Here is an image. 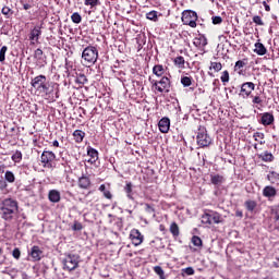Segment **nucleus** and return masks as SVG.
<instances>
[{
    "label": "nucleus",
    "mask_w": 279,
    "mask_h": 279,
    "mask_svg": "<svg viewBox=\"0 0 279 279\" xmlns=\"http://www.w3.org/2000/svg\"><path fill=\"white\" fill-rule=\"evenodd\" d=\"M170 232L174 236H180V227H178V223L172 222L170 225Z\"/></svg>",
    "instance_id": "33"
},
{
    "label": "nucleus",
    "mask_w": 279,
    "mask_h": 279,
    "mask_svg": "<svg viewBox=\"0 0 279 279\" xmlns=\"http://www.w3.org/2000/svg\"><path fill=\"white\" fill-rule=\"evenodd\" d=\"M130 239H131L133 245H135V247H138V245H141L143 243V241L145 240V236L142 235V233H141V231H138V229H133V230H131Z\"/></svg>",
    "instance_id": "10"
},
{
    "label": "nucleus",
    "mask_w": 279,
    "mask_h": 279,
    "mask_svg": "<svg viewBox=\"0 0 279 279\" xmlns=\"http://www.w3.org/2000/svg\"><path fill=\"white\" fill-rule=\"evenodd\" d=\"M259 158L264 161V162H274V154L266 151L262 155H259Z\"/></svg>",
    "instance_id": "27"
},
{
    "label": "nucleus",
    "mask_w": 279,
    "mask_h": 279,
    "mask_svg": "<svg viewBox=\"0 0 279 279\" xmlns=\"http://www.w3.org/2000/svg\"><path fill=\"white\" fill-rule=\"evenodd\" d=\"M274 121H276V119L274 118V114L271 112H264L262 113V118H260V123L262 125H272Z\"/></svg>",
    "instance_id": "13"
},
{
    "label": "nucleus",
    "mask_w": 279,
    "mask_h": 279,
    "mask_svg": "<svg viewBox=\"0 0 279 279\" xmlns=\"http://www.w3.org/2000/svg\"><path fill=\"white\" fill-rule=\"evenodd\" d=\"M52 145H53V147H60V142H58V140H54L52 142Z\"/></svg>",
    "instance_id": "61"
},
{
    "label": "nucleus",
    "mask_w": 279,
    "mask_h": 279,
    "mask_svg": "<svg viewBox=\"0 0 279 279\" xmlns=\"http://www.w3.org/2000/svg\"><path fill=\"white\" fill-rule=\"evenodd\" d=\"M182 274H185V276H193L195 274V269H193V267L183 268Z\"/></svg>",
    "instance_id": "46"
},
{
    "label": "nucleus",
    "mask_w": 279,
    "mask_h": 279,
    "mask_svg": "<svg viewBox=\"0 0 279 279\" xmlns=\"http://www.w3.org/2000/svg\"><path fill=\"white\" fill-rule=\"evenodd\" d=\"M181 21L183 25H189L190 27H197V13L192 10H185L182 13Z\"/></svg>",
    "instance_id": "7"
},
{
    "label": "nucleus",
    "mask_w": 279,
    "mask_h": 279,
    "mask_svg": "<svg viewBox=\"0 0 279 279\" xmlns=\"http://www.w3.org/2000/svg\"><path fill=\"white\" fill-rule=\"evenodd\" d=\"M153 73L154 75H156L157 77H162V75H165V66L157 64L153 68Z\"/></svg>",
    "instance_id": "26"
},
{
    "label": "nucleus",
    "mask_w": 279,
    "mask_h": 279,
    "mask_svg": "<svg viewBox=\"0 0 279 279\" xmlns=\"http://www.w3.org/2000/svg\"><path fill=\"white\" fill-rule=\"evenodd\" d=\"M14 271H16V269H11L9 270V272L7 270H3L2 274H14Z\"/></svg>",
    "instance_id": "64"
},
{
    "label": "nucleus",
    "mask_w": 279,
    "mask_h": 279,
    "mask_svg": "<svg viewBox=\"0 0 279 279\" xmlns=\"http://www.w3.org/2000/svg\"><path fill=\"white\" fill-rule=\"evenodd\" d=\"M5 53H8V46L0 49V62H5Z\"/></svg>",
    "instance_id": "42"
},
{
    "label": "nucleus",
    "mask_w": 279,
    "mask_h": 279,
    "mask_svg": "<svg viewBox=\"0 0 279 279\" xmlns=\"http://www.w3.org/2000/svg\"><path fill=\"white\" fill-rule=\"evenodd\" d=\"M99 58V50L95 46H87L82 52V59L87 66H93L96 64Z\"/></svg>",
    "instance_id": "3"
},
{
    "label": "nucleus",
    "mask_w": 279,
    "mask_h": 279,
    "mask_svg": "<svg viewBox=\"0 0 279 279\" xmlns=\"http://www.w3.org/2000/svg\"><path fill=\"white\" fill-rule=\"evenodd\" d=\"M86 82H88V78H86L85 74H78L75 78V83L80 84L81 86H84V84H86Z\"/></svg>",
    "instance_id": "34"
},
{
    "label": "nucleus",
    "mask_w": 279,
    "mask_h": 279,
    "mask_svg": "<svg viewBox=\"0 0 279 279\" xmlns=\"http://www.w3.org/2000/svg\"><path fill=\"white\" fill-rule=\"evenodd\" d=\"M211 21L214 25H221V23H223V19H221V16H213Z\"/></svg>",
    "instance_id": "50"
},
{
    "label": "nucleus",
    "mask_w": 279,
    "mask_h": 279,
    "mask_svg": "<svg viewBox=\"0 0 279 279\" xmlns=\"http://www.w3.org/2000/svg\"><path fill=\"white\" fill-rule=\"evenodd\" d=\"M23 8H24V10H31L32 9V4H23Z\"/></svg>",
    "instance_id": "62"
},
{
    "label": "nucleus",
    "mask_w": 279,
    "mask_h": 279,
    "mask_svg": "<svg viewBox=\"0 0 279 279\" xmlns=\"http://www.w3.org/2000/svg\"><path fill=\"white\" fill-rule=\"evenodd\" d=\"M245 61L239 60L235 62L234 71H241L245 66Z\"/></svg>",
    "instance_id": "45"
},
{
    "label": "nucleus",
    "mask_w": 279,
    "mask_h": 279,
    "mask_svg": "<svg viewBox=\"0 0 279 279\" xmlns=\"http://www.w3.org/2000/svg\"><path fill=\"white\" fill-rule=\"evenodd\" d=\"M31 86L37 90V93H44V95H52L53 88H56V83L49 82L47 76L40 74L35 76L31 81Z\"/></svg>",
    "instance_id": "2"
},
{
    "label": "nucleus",
    "mask_w": 279,
    "mask_h": 279,
    "mask_svg": "<svg viewBox=\"0 0 279 279\" xmlns=\"http://www.w3.org/2000/svg\"><path fill=\"white\" fill-rule=\"evenodd\" d=\"M80 189L88 190L90 189V179L88 177H81L78 179Z\"/></svg>",
    "instance_id": "19"
},
{
    "label": "nucleus",
    "mask_w": 279,
    "mask_h": 279,
    "mask_svg": "<svg viewBox=\"0 0 279 279\" xmlns=\"http://www.w3.org/2000/svg\"><path fill=\"white\" fill-rule=\"evenodd\" d=\"M149 82L158 93H169V88H171V81L167 76H162L160 81L149 78Z\"/></svg>",
    "instance_id": "5"
},
{
    "label": "nucleus",
    "mask_w": 279,
    "mask_h": 279,
    "mask_svg": "<svg viewBox=\"0 0 279 279\" xmlns=\"http://www.w3.org/2000/svg\"><path fill=\"white\" fill-rule=\"evenodd\" d=\"M272 215H275V221H279V205L272 208Z\"/></svg>",
    "instance_id": "53"
},
{
    "label": "nucleus",
    "mask_w": 279,
    "mask_h": 279,
    "mask_svg": "<svg viewBox=\"0 0 279 279\" xmlns=\"http://www.w3.org/2000/svg\"><path fill=\"white\" fill-rule=\"evenodd\" d=\"M277 194H278V191L276 190V187L271 185H268L263 190L264 197H276Z\"/></svg>",
    "instance_id": "18"
},
{
    "label": "nucleus",
    "mask_w": 279,
    "mask_h": 279,
    "mask_svg": "<svg viewBox=\"0 0 279 279\" xmlns=\"http://www.w3.org/2000/svg\"><path fill=\"white\" fill-rule=\"evenodd\" d=\"M158 128L162 134H167L171 128V120L169 118H162L158 123Z\"/></svg>",
    "instance_id": "12"
},
{
    "label": "nucleus",
    "mask_w": 279,
    "mask_h": 279,
    "mask_svg": "<svg viewBox=\"0 0 279 279\" xmlns=\"http://www.w3.org/2000/svg\"><path fill=\"white\" fill-rule=\"evenodd\" d=\"M7 187H8V183H5V181L3 180H0V190L3 191Z\"/></svg>",
    "instance_id": "56"
},
{
    "label": "nucleus",
    "mask_w": 279,
    "mask_h": 279,
    "mask_svg": "<svg viewBox=\"0 0 279 279\" xmlns=\"http://www.w3.org/2000/svg\"><path fill=\"white\" fill-rule=\"evenodd\" d=\"M268 180L271 184H276L279 181V173L276 171H270L268 173Z\"/></svg>",
    "instance_id": "30"
},
{
    "label": "nucleus",
    "mask_w": 279,
    "mask_h": 279,
    "mask_svg": "<svg viewBox=\"0 0 279 279\" xmlns=\"http://www.w3.org/2000/svg\"><path fill=\"white\" fill-rule=\"evenodd\" d=\"M263 5H264L266 12H270L271 11V8L269 7V4H267V1H264Z\"/></svg>",
    "instance_id": "58"
},
{
    "label": "nucleus",
    "mask_w": 279,
    "mask_h": 279,
    "mask_svg": "<svg viewBox=\"0 0 279 279\" xmlns=\"http://www.w3.org/2000/svg\"><path fill=\"white\" fill-rule=\"evenodd\" d=\"M87 156H89L88 162H90L93 165V163L97 162V159L99 158V153L97 151V149L88 147Z\"/></svg>",
    "instance_id": "16"
},
{
    "label": "nucleus",
    "mask_w": 279,
    "mask_h": 279,
    "mask_svg": "<svg viewBox=\"0 0 279 279\" xmlns=\"http://www.w3.org/2000/svg\"><path fill=\"white\" fill-rule=\"evenodd\" d=\"M81 257L77 254H69L63 259V269L65 271H75L80 267Z\"/></svg>",
    "instance_id": "4"
},
{
    "label": "nucleus",
    "mask_w": 279,
    "mask_h": 279,
    "mask_svg": "<svg viewBox=\"0 0 279 279\" xmlns=\"http://www.w3.org/2000/svg\"><path fill=\"white\" fill-rule=\"evenodd\" d=\"M146 19H148V21H157L158 19V12L156 11H150L146 14Z\"/></svg>",
    "instance_id": "41"
},
{
    "label": "nucleus",
    "mask_w": 279,
    "mask_h": 279,
    "mask_svg": "<svg viewBox=\"0 0 279 279\" xmlns=\"http://www.w3.org/2000/svg\"><path fill=\"white\" fill-rule=\"evenodd\" d=\"M4 180L5 182H9V184H14V182H16V177L14 175V172L7 170L4 173Z\"/></svg>",
    "instance_id": "24"
},
{
    "label": "nucleus",
    "mask_w": 279,
    "mask_h": 279,
    "mask_svg": "<svg viewBox=\"0 0 279 279\" xmlns=\"http://www.w3.org/2000/svg\"><path fill=\"white\" fill-rule=\"evenodd\" d=\"M252 97V104L255 106V108H257L258 110H260V108L258 106H263V98L260 96H251Z\"/></svg>",
    "instance_id": "32"
},
{
    "label": "nucleus",
    "mask_w": 279,
    "mask_h": 279,
    "mask_svg": "<svg viewBox=\"0 0 279 279\" xmlns=\"http://www.w3.org/2000/svg\"><path fill=\"white\" fill-rule=\"evenodd\" d=\"M41 34H43V31H41L40 26H35L31 31L29 40H32V45H36V43H38Z\"/></svg>",
    "instance_id": "11"
},
{
    "label": "nucleus",
    "mask_w": 279,
    "mask_h": 279,
    "mask_svg": "<svg viewBox=\"0 0 279 279\" xmlns=\"http://www.w3.org/2000/svg\"><path fill=\"white\" fill-rule=\"evenodd\" d=\"M244 206H245L246 210H248L250 213H253V210L256 209L257 204L255 201L248 199L244 203Z\"/></svg>",
    "instance_id": "31"
},
{
    "label": "nucleus",
    "mask_w": 279,
    "mask_h": 279,
    "mask_svg": "<svg viewBox=\"0 0 279 279\" xmlns=\"http://www.w3.org/2000/svg\"><path fill=\"white\" fill-rule=\"evenodd\" d=\"M53 160H56V154L51 150H44L41 154V163L46 169L53 167Z\"/></svg>",
    "instance_id": "8"
},
{
    "label": "nucleus",
    "mask_w": 279,
    "mask_h": 279,
    "mask_svg": "<svg viewBox=\"0 0 279 279\" xmlns=\"http://www.w3.org/2000/svg\"><path fill=\"white\" fill-rule=\"evenodd\" d=\"M255 88H256V85H254V83L252 82L243 83L239 95L242 97V99H247V97L252 95V92Z\"/></svg>",
    "instance_id": "9"
},
{
    "label": "nucleus",
    "mask_w": 279,
    "mask_h": 279,
    "mask_svg": "<svg viewBox=\"0 0 279 279\" xmlns=\"http://www.w3.org/2000/svg\"><path fill=\"white\" fill-rule=\"evenodd\" d=\"M48 198L52 204H58V202L61 199L60 192L58 190H50L48 193Z\"/></svg>",
    "instance_id": "17"
},
{
    "label": "nucleus",
    "mask_w": 279,
    "mask_h": 279,
    "mask_svg": "<svg viewBox=\"0 0 279 279\" xmlns=\"http://www.w3.org/2000/svg\"><path fill=\"white\" fill-rule=\"evenodd\" d=\"M202 223H205L206 226H213V220H210V210H207L202 216Z\"/></svg>",
    "instance_id": "28"
},
{
    "label": "nucleus",
    "mask_w": 279,
    "mask_h": 279,
    "mask_svg": "<svg viewBox=\"0 0 279 279\" xmlns=\"http://www.w3.org/2000/svg\"><path fill=\"white\" fill-rule=\"evenodd\" d=\"M253 23H255V25H265V23L263 22V19L259 15H255L253 16Z\"/></svg>",
    "instance_id": "48"
},
{
    "label": "nucleus",
    "mask_w": 279,
    "mask_h": 279,
    "mask_svg": "<svg viewBox=\"0 0 279 279\" xmlns=\"http://www.w3.org/2000/svg\"><path fill=\"white\" fill-rule=\"evenodd\" d=\"M31 257L33 260L38 262L43 258V251L40 250L39 246H33L31 250Z\"/></svg>",
    "instance_id": "15"
},
{
    "label": "nucleus",
    "mask_w": 279,
    "mask_h": 279,
    "mask_svg": "<svg viewBox=\"0 0 279 279\" xmlns=\"http://www.w3.org/2000/svg\"><path fill=\"white\" fill-rule=\"evenodd\" d=\"M133 189H134V185L132 184V182L126 183L125 186H124V193H126V197L129 199H132V201H134V191H133Z\"/></svg>",
    "instance_id": "21"
},
{
    "label": "nucleus",
    "mask_w": 279,
    "mask_h": 279,
    "mask_svg": "<svg viewBox=\"0 0 279 279\" xmlns=\"http://www.w3.org/2000/svg\"><path fill=\"white\" fill-rule=\"evenodd\" d=\"M226 179H223V175L220 174H210V182L215 186H218L219 184H223Z\"/></svg>",
    "instance_id": "20"
},
{
    "label": "nucleus",
    "mask_w": 279,
    "mask_h": 279,
    "mask_svg": "<svg viewBox=\"0 0 279 279\" xmlns=\"http://www.w3.org/2000/svg\"><path fill=\"white\" fill-rule=\"evenodd\" d=\"M253 138H255V141H263V138H265V134L262 132H256L254 133Z\"/></svg>",
    "instance_id": "52"
},
{
    "label": "nucleus",
    "mask_w": 279,
    "mask_h": 279,
    "mask_svg": "<svg viewBox=\"0 0 279 279\" xmlns=\"http://www.w3.org/2000/svg\"><path fill=\"white\" fill-rule=\"evenodd\" d=\"M11 158L13 162H21V160H23V153H21V150H16Z\"/></svg>",
    "instance_id": "36"
},
{
    "label": "nucleus",
    "mask_w": 279,
    "mask_h": 279,
    "mask_svg": "<svg viewBox=\"0 0 279 279\" xmlns=\"http://www.w3.org/2000/svg\"><path fill=\"white\" fill-rule=\"evenodd\" d=\"M99 191L101 192V193H106V185L105 184H101L100 186H99Z\"/></svg>",
    "instance_id": "59"
},
{
    "label": "nucleus",
    "mask_w": 279,
    "mask_h": 279,
    "mask_svg": "<svg viewBox=\"0 0 279 279\" xmlns=\"http://www.w3.org/2000/svg\"><path fill=\"white\" fill-rule=\"evenodd\" d=\"M71 21L76 24H80V23H82V15H80V13L75 12L71 15Z\"/></svg>",
    "instance_id": "40"
},
{
    "label": "nucleus",
    "mask_w": 279,
    "mask_h": 279,
    "mask_svg": "<svg viewBox=\"0 0 279 279\" xmlns=\"http://www.w3.org/2000/svg\"><path fill=\"white\" fill-rule=\"evenodd\" d=\"M196 143L198 147H208L213 143V138L208 135L206 128L199 126Z\"/></svg>",
    "instance_id": "6"
},
{
    "label": "nucleus",
    "mask_w": 279,
    "mask_h": 279,
    "mask_svg": "<svg viewBox=\"0 0 279 279\" xmlns=\"http://www.w3.org/2000/svg\"><path fill=\"white\" fill-rule=\"evenodd\" d=\"M275 230L279 231V220H275Z\"/></svg>",
    "instance_id": "63"
},
{
    "label": "nucleus",
    "mask_w": 279,
    "mask_h": 279,
    "mask_svg": "<svg viewBox=\"0 0 279 279\" xmlns=\"http://www.w3.org/2000/svg\"><path fill=\"white\" fill-rule=\"evenodd\" d=\"M12 256L13 258H15V260H19L21 258V250L19 247H15L12 251Z\"/></svg>",
    "instance_id": "47"
},
{
    "label": "nucleus",
    "mask_w": 279,
    "mask_h": 279,
    "mask_svg": "<svg viewBox=\"0 0 279 279\" xmlns=\"http://www.w3.org/2000/svg\"><path fill=\"white\" fill-rule=\"evenodd\" d=\"M4 172H5V165L0 163V173H4Z\"/></svg>",
    "instance_id": "60"
},
{
    "label": "nucleus",
    "mask_w": 279,
    "mask_h": 279,
    "mask_svg": "<svg viewBox=\"0 0 279 279\" xmlns=\"http://www.w3.org/2000/svg\"><path fill=\"white\" fill-rule=\"evenodd\" d=\"M35 58L37 60H43V49L38 48L35 50Z\"/></svg>",
    "instance_id": "54"
},
{
    "label": "nucleus",
    "mask_w": 279,
    "mask_h": 279,
    "mask_svg": "<svg viewBox=\"0 0 279 279\" xmlns=\"http://www.w3.org/2000/svg\"><path fill=\"white\" fill-rule=\"evenodd\" d=\"M210 69L216 71V73H219V71H221V69H223V65L221 64V62H211Z\"/></svg>",
    "instance_id": "38"
},
{
    "label": "nucleus",
    "mask_w": 279,
    "mask_h": 279,
    "mask_svg": "<svg viewBox=\"0 0 279 279\" xmlns=\"http://www.w3.org/2000/svg\"><path fill=\"white\" fill-rule=\"evenodd\" d=\"M145 210L149 214V215H154L155 209L154 207H151L149 204H145Z\"/></svg>",
    "instance_id": "55"
},
{
    "label": "nucleus",
    "mask_w": 279,
    "mask_h": 279,
    "mask_svg": "<svg viewBox=\"0 0 279 279\" xmlns=\"http://www.w3.org/2000/svg\"><path fill=\"white\" fill-rule=\"evenodd\" d=\"M154 271L155 274H157V276H159V278H165V270L162 269V267L155 266Z\"/></svg>",
    "instance_id": "44"
},
{
    "label": "nucleus",
    "mask_w": 279,
    "mask_h": 279,
    "mask_svg": "<svg viewBox=\"0 0 279 279\" xmlns=\"http://www.w3.org/2000/svg\"><path fill=\"white\" fill-rule=\"evenodd\" d=\"M192 243H193V245H195V247H202V238L194 235L192 238Z\"/></svg>",
    "instance_id": "43"
},
{
    "label": "nucleus",
    "mask_w": 279,
    "mask_h": 279,
    "mask_svg": "<svg viewBox=\"0 0 279 279\" xmlns=\"http://www.w3.org/2000/svg\"><path fill=\"white\" fill-rule=\"evenodd\" d=\"M104 196L107 198V199H110L112 197V193H110V191H105L104 192Z\"/></svg>",
    "instance_id": "57"
},
{
    "label": "nucleus",
    "mask_w": 279,
    "mask_h": 279,
    "mask_svg": "<svg viewBox=\"0 0 279 279\" xmlns=\"http://www.w3.org/2000/svg\"><path fill=\"white\" fill-rule=\"evenodd\" d=\"M73 136H74L75 143H82V141H84V136H86V133H84V131L82 130H75L73 132Z\"/></svg>",
    "instance_id": "23"
},
{
    "label": "nucleus",
    "mask_w": 279,
    "mask_h": 279,
    "mask_svg": "<svg viewBox=\"0 0 279 279\" xmlns=\"http://www.w3.org/2000/svg\"><path fill=\"white\" fill-rule=\"evenodd\" d=\"M194 47H197V49H204L206 45H208V39L204 35H199L198 37H195L193 40Z\"/></svg>",
    "instance_id": "14"
},
{
    "label": "nucleus",
    "mask_w": 279,
    "mask_h": 279,
    "mask_svg": "<svg viewBox=\"0 0 279 279\" xmlns=\"http://www.w3.org/2000/svg\"><path fill=\"white\" fill-rule=\"evenodd\" d=\"M19 215V202L13 198H4L0 201V217L8 223L12 222L14 217Z\"/></svg>",
    "instance_id": "1"
},
{
    "label": "nucleus",
    "mask_w": 279,
    "mask_h": 279,
    "mask_svg": "<svg viewBox=\"0 0 279 279\" xmlns=\"http://www.w3.org/2000/svg\"><path fill=\"white\" fill-rule=\"evenodd\" d=\"M254 52L257 53V56H265V53H267V48H265V45L256 43Z\"/></svg>",
    "instance_id": "22"
},
{
    "label": "nucleus",
    "mask_w": 279,
    "mask_h": 279,
    "mask_svg": "<svg viewBox=\"0 0 279 279\" xmlns=\"http://www.w3.org/2000/svg\"><path fill=\"white\" fill-rule=\"evenodd\" d=\"M220 80L222 84H228V82H230V73L228 72V70L222 72Z\"/></svg>",
    "instance_id": "37"
},
{
    "label": "nucleus",
    "mask_w": 279,
    "mask_h": 279,
    "mask_svg": "<svg viewBox=\"0 0 279 279\" xmlns=\"http://www.w3.org/2000/svg\"><path fill=\"white\" fill-rule=\"evenodd\" d=\"M174 64L177 66H184V57L180 56L174 59Z\"/></svg>",
    "instance_id": "49"
},
{
    "label": "nucleus",
    "mask_w": 279,
    "mask_h": 279,
    "mask_svg": "<svg viewBox=\"0 0 279 279\" xmlns=\"http://www.w3.org/2000/svg\"><path fill=\"white\" fill-rule=\"evenodd\" d=\"M84 227L81 225V222L75 221L74 225L72 226V230H74V232H80V230H82Z\"/></svg>",
    "instance_id": "51"
},
{
    "label": "nucleus",
    "mask_w": 279,
    "mask_h": 279,
    "mask_svg": "<svg viewBox=\"0 0 279 279\" xmlns=\"http://www.w3.org/2000/svg\"><path fill=\"white\" fill-rule=\"evenodd\" d=\"M1 12L5 19H10L14 14V11L10 7H3Z\"/></svg>",
    "instance_id": "35"
},
{
    "label": "nucleus",
    "mask_w": 279,
    "mask_h": 279,
    "mask_svg": "<svg viewBox=\"0 0 279 279\" xmlns=\"http://www.w3.org/2000/svg\"><path fill=\"white\" fill-rule=\"evenodd\" d=\"M181 84L186 88V87L191 86V84H193V81L189 76H183L181 78Z\"/></svg>",
    "instance_id": "39"
},
{
    "label": "nucleus",
    "mask_w": 279,
    "mask_h": 279,
    "mask_svg": "<svg viewBox=\"0 0 279 279\" xmlns=\"http://www.w3.org/2000/svg\"><path fill=\"white\" fill-rule=\"evenodd\" d=\"M211 223H221V215L217 211L209 210Z\"/></svg>",
    "instance_id": "25"
},
{
    "label": "nucleus",
    "mask_w": 279,
    "mask_h": 279,
    "mask_svg": "<svg viewBox=\"0 0 279 279\" xmlns=\"http://www.w3.org/2000/svg\"><path fill=\"white\" fill-rule=\"evenodd\" d=\"M84 5L93 10L94 8H97V5H101V2L99 0H85Z\"/></svg>",
    "instance_id": "29"
}]
</instances>
